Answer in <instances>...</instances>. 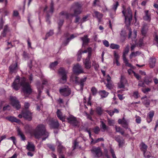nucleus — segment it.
<instances>
[{
	"label": "nucleus",
	"mask_w": 158,
	"mask_h": 158,
	"mask_svg": "<svg viewBox=\"0 0 158 158\" xmlns=\"http://www.w3.org/2000/svg\"><path fill=\"white\" fill-rule=\"evenodd\" d=\"M11 86L13 89L16 90H19L20 87L22 86L23 90L25 94H30L32 91L30 84L24 77L20 78L19 76H17Z\"/></svg>",
	"instance_id": "obj_1"
},
{
	"label": "nucleus",
	"mask_w": 158,
	"mask_h": 158,
	"mask_svg": "<svg viewBox=\"0 0 158 158\" xmlns=\"http://www.w3.org/2000/svg\"><path fill=\"white\" fill-rule=\"evenodd\" d=\"M34 134L35 138L39 139L42 137V140H44L49 135V133L46 131L45 126L42 124L38 125L34 131Z\"/></svg>",
	"instance_id": "obj_2"
},
{
	"label": "nucleus",
	"mask_w": 158,
	"mask_h": 158,
	"mask_svg": "<svg viewBox=\"0 0 158 158\" xmlns=\"http://www.w3.org/2000/svg\"><path fill=\"white\" fill-rule=\"evenodd\" d=\"M81 7V5L78 3H75L72 7V8L75 9L74 11V14H69L66 12L63 11L60 13L62 17L68 19L80 14L82 11Z\"/></svg>",
	"instance_id": "obj_3"
},
{
	"label": "nucleus",
	"mask_w": 158,
	"mask_h": 158,
	"mask_svg": "<svg viewBox=\"0 0 158 158\" xmlns=\"http://www.w3.org/2000/svg\"><path fill=\"white\" fill-rule=\"evenodd\" d=\"M122 13L125 17L126 24L127 25H129L132 18V12L131 9L129 8L124 9L122 11Z\"/></svg>",
	"instance_id": "obj_4"
},
{
	"label": "nucleus",
	"mask_w": 158,
	"mask_h": 158,
	"mask_svg": "<svg viewBox=\"0 0 158 158\" xmlns=\"http://www.w3.org/2000/svg\"><path fill=\"white\" fill-rule=\"evenodd\" d=\"M18 117L20 118L23 117L28 121H31L32 119V113L29 110L23 109L22 111L21 114L18 115Z\"/></svg>",
	"instance_id": "obj_5"
},
{
	"label": "nucleus",
	"mask_w": 158,
	"mask_h": 158,
	"mask_svg": "<svg viewBox=\"0 0 158 158\" xmlns=\"http://www.w3.org/2000/svg\"><path fill=\"white\" fill-rule=\"evenodd\" d=\"M91 50L92 49L91 48H89L88 49V56L85 60H83V63L85 65V69H90L91 66V63L90 61V58L91 56Z\"/></svg>",
	"instance_id": "obj_6"
},
{
	"label": "nucleus",
	"mask_w": 158,
	"mask_h": 158,
	"mask_svg": "<svg viewBox=\"0 0 158 158\" xmlns=\"http://www.w3.org/2000/svg\"><path fill=\"white\" fill-rule=\"evenodd\" d=\"M46 121L52 128H56L59 126V123L57 120L54 121L53 118L50 117L48 118Z\"/></svg>",
	"instance_id": "obj_7"
},
{
	"label": "nucleus",
	"mask_w": 158,
	"mask_h": 158,
	"mask_svg": "<svg viewBox=\"0 0 158 158\" xmlns=\"http://www.w3.org/2000/svg\"><path fill=\"white\" fill-rule=\"evenodd\" d=\"M91 152L94 157H100L102 154L101 149L99 147L93 148L91 150Z\"/></svg>",
	"instance_id": "obj_8"
},
{
	"label": "nucleus",
	"mask_w": 158,
	"mask_h": 158,
	"mask_svg": "<svg viewBox=\"0 0 158 158\" xmlns=\"http://www.w3.org/2000/svg\"><path fill=\"white\" fill-rule=\"evenodd\" d=\"M11 103L12 106L17 110H18L21 107L19 101L17 100L15 97L11 96L10 97Z\"/></svg>",
	"instance_id": "obj_9"
},
{
	"label": "nucleus",
	"mask_w": 158,
	"mask_h": 158,
	"mask_svg": "<svg viewBox=\"0 0 158 158\" xmlns=\"http://www.w3.org/2000/svg\"><path fill=\"white\" fill-rule=\"evenodd\" d=\"M59 73L62 76L60 80V82L64 83L67 80L66 73L64 69L63 68H60L59 71Z\"/></svg>",
	"instance_id": "obj_10"
},
{
	"label": "nucleus",
	"mask_w": 158,
	"mask_h": 158,
	"mask_svg": "<svg viewBox=\"0 0 158 158\" xmlns=\"http://www.w3.org/2000/svg\"><path fill=\"white\" fill-rule=\"evenodd\" d=\"M73 71L74 73L77 75L84 73L83 69L78 64L74 66L73 68Z\"/></svg>",
	"instance_id": "obj_11"
},
{
	"label": "nucleus",
	"mask_w": 158,
	"mask_h": 158,
	"mask_svg": "<svg viewBox=\"0 0 158 158\" xmlns=\"http://www.w3.org/2000/svg\"><path fill=\"white\" fill-rule=\"evenodd\" d=\"M67 120L68 122L74 126H77L78 125L79 122L76 117L72 115H70L67 118Z\"/></svg>",
	"instance_id": "obj_12"
},
{
	"label": "nucleus",
	"mask_w": 158,
	"mask_h": 158,
	"mask_svg": "<svg viewBox=\"0 0 158 158\" xmlns=\"http://www.w3.org/2000/svg\"><path fill=\"white\" fill-rule=\"evenodd\" d=\"M60 92L61 95L66 96H69L70 94L71 91L70 89L68 86H66L64 88L60 89Z\"/></svg>",
	"instance_id": "obj_13"
},
{
	"label": "nucleus",
	"mask_w": 158,
	"mask_h": 158,
	"mask_svg": "<svg viewBox=\"0 0 158 158\" xmlns=\"http://www.w3.org/2000/svg\"><path fill=\"white\" fill-rule=\"evenodd\" d=\"M118 123L121 124L122 126L126 129H128L131 132V130L130 128L128 127V123L127 120L124 118L122 119H119L118 120Z\"/></svg>",
	"instance_id": "obj_14"
},
{
	"label": "nucleus",
	"mask_w": 158,
	"mask_h": 158,
	"mask_svg": "<svg viewBox=\"0 0 158 158\" xmlns=\"http://www.w3.org/2000/svg\"><path fill=\"white\" fill-rule=\"evenodd\" d=\"M106 80L107 82V83L106 85V86L107 88L110 89L112 88L113 85L111 81V77L109 75H108L106 76Z\"/></svg>",
	"instance_id": "obj_15"
},
{
	"label": "nucleus",
	"mask_w": 158,
	"mask_h": 158,
	"mask_svg": "<svg viewBox=\"0 0 158 158\" xmlns=\"http://www.w3.org/2000/svg\"><path fill=\"white\" fill-rule=\"evenodd\" d=\"M129 34L128 35V38L131 39L132 41L134 40L135 42V39L136 37L137 36V32L136 31L134 30L133 33H132L131 30L130 29L129 30Z\"/></svg>",
	"instance_id": "obj_16"
},
{
	"label": "nucleus",
	"mask_w": 158,
	"mask_h": 158,
	"mask_svg": "<svg viewBox=\"0 0 158 158\" xmlns=\"http://www.w3.org/2000/svg\"><path fill=\"white\" fill-rule=\"evenodd\" d=\"M93 15L94 17H95L97 19L99 22L101 21V19L103 16L102 14L95 10L94 11Z\"/></svg>",
	"instance_id": "obj_17"
},
{
	"label": "nucleus",
	"mask_w": 158,
	"mask_h": 158,
	"mask_svg": "<svg viewBox=\"0 0 158 158\" xmlns=\"http://www.w3.org/2000/svg\"><path fill=\"white\" fill-rule=\"evenodd\" d=\"M35 147L34 145L31 142H28L26 145V148L28 151L31 152H34Z\"/></svg>",
	"instance_id": "obj_18"
},
{
	"label": "nucleus",
	"mask_w": 158,
	"mask_h": 158,
	"mask_svg": "<svg viewBox=\"0 0 158 158\" xmlns=\"http://www.w3.org/2000/svg\"><path fill=\"white\" fill-rule=\"evenodd\" d=\"M56 114L57 117L62 122L65 121L66 117L63 115L61 112L59 110H58L56 112Z\"/></svg>",
	"instance_id": "obj_19"
},
{
	"label": "nucleus",
	"mask_w": 158,
	"mask_h": 158,
	"mask_svg": "<svg viewBox=\"0 0 158 158\" xmlns=\"http://www.w3.org/2000/svg\"><path fill=\"white\" fill-rule=\"evenodd\" d=\"M56 145H57V148L59 152L61 153L65 150V148L61 145V143L58 141L56 142Z\"/></svg>",
	"instance_id": "obj_20"
},
{
	"label": "nucleus",
	"mask_w": 158,
	"mask_h": 158,
	"mask_svg": "<svg viewBox=\"0 0 158 158\" xmlns=\"http://www.w3.org/2000/svg\"><path fill=\"white\" fill-rule=\"evenodd\" d=\"M126 82L125 79L122 76L121 77L120 81L118 83V87L119 88H124V83Z\"/></svg>",
	"instance_id": "obj_21"
},
{
	"label": "nucleus",
	"mask_w": 158,
	"mask_h": 158,
	"mask_svg": "<svg viewBox=\"0 0 158 158\" xmlns=\"http://www.w3.org/2000/svg\"><path fill=\"white\" fill-rule=\"evenodd\" d=\"M17 64L16 63L12 64L9 67L10 72L11 73L16 72L17 71Z\"/></svg>",
	"instance_id": "obj_22"
},
{
	"label": "nucleus",
	"mask_w": 158,
	"mask_h": 158,
	"mask_svg": "<svg viewBox=\"0 0 158 158\" xmlns=\"http://www.w3.org/2000/svg\"><path fill=\"white\" fill-rule=\"evenodd\" d=\"M145 13V15L143 17V19L149 22L151 19V17L150 14L149 13L148 10H146L144 11Z\"/></svg>",
	"instance_id": "obj_23"
},
{
	"label": "nucleus",
	"mask_w": 158,
	"mask_h": 158,
	"mask_svg": "<svg viewBox=\"0 0 158 158\" xmlns=\"http://www.w3.org/2000/svg\"><path fill=\"white\" fill-rule=\"evenodd\" d=\"M37 87L39 92V95L37 98L40 99V95L42 92L41 90L43 89V87L40 84V82H37Z\"/></svg>",
	"instance_id": "obj_24"
},
{
	"label": "nucleus",
	"mask_w": 158,
	"mask_h": 158,
	"mask_svg": "<svg viewBox=\"0 0 158 158\" xmlns=\"http://www.w3.org/2000/svg\"><path fill=\"white\" fill-rule=\"evenodd\" d=\"M6 118L11 122H15L18 123H20V120L14 116L7 117Z\"/></svg>",
	"instance_id": "obj_25"
},
{
	"label": "nucleus",
	"mask_w": 158,
	"mask_h": 158,
	"mask_svg": "<svg viewBox=\"0 0 158 158\" xmlns=\"http://www.w3.org/2000/svg\"><path fill=\"white\" fill-rule=\"evenodd\" d=\"M141 100L143 104L145 105L146 107H148L150 104L149 100L147 98V97L142 98Z\"/></svg>",
	"instance_id": "obj_26"
},
{
	"label": "nucleus",
	"mask_w": 158,
	"mask_h": 158,
	"mask_svg": "<svg viewBox=\"0 0 158 158\" xmlns=\"http://www.w3.org/2000/svg\"><path fill=\"white\" fill-rule=\"evenodd\" d=\"M99 94L102 98H106L108 95L109 93L104 90H101L99 92Z\"/></svg>",
	"instance_id": "obj_27"
},
{
	"label": "nucleus",
	"mask_w": 158,
	"mask_h": 158,
	"mask_svg": "<svg viewBox=\"0 0 158 158\" xmlns=\"http://www.w3.org/2000/svg\"><path fill=\"white\" fill-rule=\"evenodd\" d=\"M81 40L83 41L82 45L83 46L85 44H86L89 42V40L88 38L87 35H85L84 37L81 38Z\"/></svg>",
	"instance_id": "obj_28"
},
{
	"label": "nucleus",
	"mask_w": 158,
	"mask_h": 158,
	"mask_svg": "<svg viewBox=\"0 0 158 158\" xmlns=\"http://www.w3.org/2000/svg\"><path fill=\"white\" fill-rule=\"evenodd\" d=\"M95 110L97 113L99 115H102L103 112V109L100 106L97 107L96 108Z\"/></svg>",
	"instance_id": "obj_29"
},
{
	"label": "nucleus",
	"mask_w": 158,
	"mask_h": 158,
	"mask_svg": "<svg viewBox=\"0 0 158 158\" xmlns=\"http://www.w3.org/2000/svg\"><path fill=\"white\" fill-rule=\"evenodd\" d=\"M86 78H87L86 77H85L84 78L81 79L80 80V82L78 85H80L81 90H82L83 89L84 85V82L86 81Z\"/></svg>",
	"instance_id": "obj_30"
},
{
	"label": "nucleus",
	"mask_w": 158,
	"mask_h": 158,
	"mask_svg": "<svg viewBox=\"0 0 158 158\" xmlns=\"http://www.w3.org/2000/svg\"><path fill=\"white\" fill-rule=\"evenodd\" d=\"M149 62L150 67L151 68H153L155 65L156 59L155 58H151Z\"/></svg>",
	"instance_id": "obj_31"
},
{
	"label": "nucleus",
	"mask_w": 158,
	"mask_h": 158,
	"mask_svg": "<svg viewBox=\"0 0 158 158\" xmlns=\"http://www.w3.org/2000/svg\"><path fill=\"white\" fill-rule=\"evenodd\" d=\"M140 146L141 149L143 152L146 151L148 148V146L145 143H141L140 144Z\"/></svg>",
	"instance_id": "obj_32"
},
{
	"label": "nucleus",
	"mask_w": 158,
	"mask_h": 158,
	"mask_svg": "<svg viewBox=\"0 0 158 158\" xmlns=\"http://www.w3.org/2000/svg\"><path fill=\"white\" fill-rule=\"evenodd\" d=\"M147 27L146 25H144L142 27L141 30L142 33L143 35H145L147 33Z\"/></svg>",
	"instance_id": "obj_33"
},
{
	"label": "nucleus",
	"mask_w": 158,
	"mask_h": 158,
	"mask_svg": "<svg viewBox=\"0 0 158 158\" xmlns=\"http://www.w3.org/2000/svg\"><path fill=\"white\" fill-rule=\"evenodd\" d=\"M78 78L77 77L75 76L73 74H72L70 77L71 80L76 83H78Z\"/></svg>",
	"instance_id": "obj_34"
},
{
	"label": "nucleus",
	"mask_w": 158,
	"mask_h": 158,
	"mask_svg": "<svg viewBox=\"0 0 158 158\" xmlns=\"http://www.w3.org/2000/svg\"><path fill=\"white\" fill-rule=\"evenodd\" d=\"M118 5V2H116L113 5L111 8L112 10H114L115 12Z\"/></svg>",
	"instance_id": "obj_35"
},
{
	"label": "nucleus",
	"mask_w": 158,
	"mask_h": 158,
	"mask_svg": "<svg viewBox=\"0 0 158 158\" xmlns=\"http://www.w3.org/2000/svg\"><path fill=\"white\" fill-rule=\"evenodd\" d=\"M120 47L118 45L112 43L110 44V48L112 49H118Z\"/></svg>",
	"instance_id": "obj_36"
},
{
	"label": "nucleus",
	"mask_w": 158,
	"mask_h": 158,
	"mask_svg": "<svg viewBox=\"0 0 158 158\" xmlns=\"http://www.w3.org/2000/svg\"><path fill=\"white\" fill-rule=\"evenodd\" d=\"M129 50V47L128 45H127L125 48L123 52V56H126V55L128 53Z\"/></svg>",
	"instance_id": "obj_37"
},
{
	"label": "nucleus",
	"mask_w": 158,
	"mask_h": 158,
	"mask_svg": "<svg viewBox=\"0 0 158 158\" xmlns=\"http://www.w3.org/2000/svg\"><path fill=\"white\" fill-rule=\"evenodd\" d=\"M123 59L124 62L125 63L126 66L129 67H132V65L128 62V60L126 59V56H123Z\"/></svg>",
	"instance_id": "obj_38"
},
{
	"label": "nucleus",
	"mask_w": 158,
	"mask_h": 158,
	"mask_svg": "<svg viewBox=\"0 0 158 158\" xmlns=\"http://www.w3.org/2000/svg\"><path fill=\"white\" fill-rule=\"evenodd\" d=\"M8 31V27L7 25H6L3 30V31L1 34V36L5 37L6 35V32Z\"/></svg>",
	"instance_id": "obj_39"
},
{
	"label": "nucleus",
	"mask_w": 158,
	"mask_h": 158,
	"mask_svg": "<svg viewBox=\"0 0 158 158\" xmlns=\"http://www.w3.org/2000/svg\"><path fill=\"white\" fill-rule=\"evenodd\" d=\"M139 54L140 53L138 51H137L135 52H132L130 55V59H131L133 57H135L138 55H139Z\"/></svg>",
	"instance_id": "obj_40"
},
{
	"label": "nucleus",
	"mask_w": 158,
	"mask_h": 158,
	"mask_svg": "<svg viewBox=\"0 0 158 158\" xmlns=\"http://www.w3.org/2000/svg\"><path fill=\"white\" fill-rule=\"evenodd\" d=\"M17 131L18 132V135L20 136L21 138L22 139V140H24L25 139V137L24 135L22 133V132L21 131L18 129L17 130Z\"/></svg>",
	"instance_id": "obj_41"
},
{
	"label": "nucleus",
	"mask_w": 158,
	"mask_h": 158,
	"mask_svg": "<svg viewBox=\"0 0 158 158\" xmlns=\"http://www.w3.org/2000/svg\"><path fill=\"white\" fill-rule=\"evenodd\" d=\"M143 155L145 157L149 158L151 156V154L150 152L146 151L143 152Z\"/></svg>",
	"instance_id": "obj_42"
},
{
	"label": "nucleus",
	"mask_w": 158,
	"mask_h": 158,
	"mask_svg": "<svg viewBox=\"0 0 158 158\" xmlns=\"http://www.w3.org/2000/svg\"><path fill=\"white\" fill-rule=\"evenodd\" d=\"M92 65L94 67V68L96 70L99 67L98 64L95 61H93Z\"/></svg>",
	"instance_id": "obj_43"
},
{
	"label": "nucleus",
	"mask_w": 158,
	"mask_h": 158,
	"mask_svg": "<svg viewBox=\"0 0 158 158\" xmlns=\"http://www.w3.org/2000/svg\"><path fill=\"white\" fill-rule=\"evenodd\" d=\"M101 128L102 129L103 131H104L106 129V126L103 121H101Z\"/></svg>",
	"instance_id": "obj_44"
},
{
	"label": "nucleus",
	"mask_w": 158,
	"mask_h": 158,
	"mask_svg": "<svg viewBox=\"0 0 158 158\" xmlns=\"http://www.w3.org/2000/svg\"><path fill=\"white\" fill-rule=\"evenodd\" d=\"M154 111L153 110L150 111L148 114V117L150 118H152L154 115Z\"/></svg>",
	"instance_id": "obj_45"
},
{
	"label": "nucleus",
	"mask_w": 158,
	"mask_h": 158,
	"mask_svg": "<svg viewBox=\"0 0 158 158\" xmlns=\"http://www.w3.org/2000/svg\"><path fill=\"white\" fill-rule=\"evenodd\" d=\"M53 34V32L52 31H50L48 33H47L46 34V37L45 38V40H46L47 39V37H48L52 35Z\"/></svg>",
	"instance_id": "obj_46"
},
{
	"label": "nucleus",
	"mask_w": 158,
	"mask_h": 158,
	"mask_svg": "<svg viewBox=\"0 0 158 158\" xmlns=\"http://www.w3.org/2000/svg\"><path fill=\"white\" fill-rule=\"evenodd\" d=\"M114 56L115 60H119V56L118 54L116 52V51H114Z\"/></svg>",
	"instance_id": "obj_47"
},
{
	"label": "nucleus",
	"mask_w": 158,
	"mask_h": 158,
	"mask_svg": "<svg viewBox=\"0 0 158 158\" xmlns=\"http://www.w3.org/2000/svg\"><path fill=\"white\" fill-rule=\"evenodd\" d=\"M91 91L93 95H95L97 93V90L94 87H93L91 89Z\"/></svg>",
	"instance_id": "obj_48"
},
{
	"label": "nucleus",
	"mask_w": 158,
	"mask_h": 158,
	"mask_svg": "<svg viewBox=\"0 0 158 158\" xmlns=\"http://www.w3.org/2000/svg\"><path fill=\"white\" fill-rule=\"evenodd\" d=\"M135 121L136 123H140L141 121V118L140 117L137 116V115L135 116Z\"/></svg>",
	"instance_id": "obj_49"
},
{
	"label": "nucleus",
	"mask_w": 158,
	"mask_h": 158,
	"mask_svg": "<svg viewBox=\"0 0 158 158\" xmlns=\"http://www.w3.org/2000/svg\"><path fill=\"white\" fill-rule=\"evenodd\" d=\"M58 64V62L57 61H55L54 62L52 63L50 65V67L51 68H53Z\"/></svg>",
	"instance_id": "obj_50"
},
{
	"label": "nucleus",
	"mask_w": 158,
	"mask_h": 158,
	"mask_svg": "<svg viewBox=\"0 0 158 158\" xmlns=\"http://www.w3.org/2000/svg\"><path fill=\"white\" fill-rule=\"evenodd\" d=\"M133 96L135 98H137L139 97V95L138 91H135L134 92Z\"/></svg>",
	"instance_id": "obj_51"
},
{
	"label": "nucleus",
	"mask_w": 158,
	"mask_h": 158,
	"mask_svg": "<svg viewBox=\"0 0 158 158\" xmlns=\"http://www.w3.org/2000/svg\"><path fill=\"white\" fill-rule=\"evenodd\" d=\"M74 37H75V36H74V35H72L71 36V37L70 38H67L66 40V42H67L66 43H64L65 45H66L69 42V41L71 39H73Z\"/></svg>",
	"instance_id": "obj_52"
},
{
	"label": "nucleus",
	"mask_w": 158,
	"mask_h": 158,
	"mask_svg": "<svg viewBox=\"0 0 158 158\" xmlns=\"http://www.w3.org/2000/svg\"><path fill=\"white\" fill-rule=\"evenodd\" d=\"M108 124L110 126L113 125L114 123V120L108 119Z\"/></svg>",
	"instance_id": "obj_53"
},
{
	"label": "nucleus",
	"mask_w": 158,
	"mask_h": 158,
	"mask_svg": "<svg viewBox=\"0 0 158 158\" xmlns=\"http://www.w3.org/2000/svg\"><path fill=\"white\" fill-rule=\"evenodd\" d=\"M103 43L104 45L106 47H108L109 46V42L106 40H104L103 41Z\"/></svg>",
	"instance_id": "obj_54"
},
{
	"label": "nucleus",
	"mask_w": 158,
	"mask_h": 158,
	"mask_svg": "<svg viewBox=\"0 0 158 158\" xmlns=\"http://www.w3.org/2000/svg\"><path fill=\"white\" fill-rule=\"evenodd\" d=\"M115 129L116 132H120V131H121L122 130V128L120 127H118L117 126H115Z\"/></svg>",
	"instance_id": "obj_55"
},
{
	"label": "nucleus",
	"mask_w": 158,
	"mask_h": 158,
	"mask_svg": "<svg viewBox=\"0 0 158 158\" xmlns=\"http://www.w3.org/2000/svg\"><path fill=\"white\" fill-rule=\"evenodd\" d=\"M116 141L118 143L119 146L120 147L121 146L123 143V141L121 140L120 139L117 138L116 139Z\"/></svg>",
	"instance_id": "obj_56"
},
{
	"label": "nucleus",
	"mask_w": 158,
	"mask_h": 158,
	"mask_svg": "<svg viewBox=\"0 0 158 158\" xmlns=\"http://www.w3.org/2000/svg\"><path fill=\"white\" fill-rule=\"evenodd\" d=\"M53 11V4L52 2L50 11L48 13V14L51 13L52 14Z\"/></svg>",
	"instance_id": "obj_57"
},
{
	"label": "nucleus",
	"mask_w": 158,
	"mask_h": 158,
	"mask_svg": "<svg viewBox=\"0 0 158 158\" xmlns=\"http://www.w3.org/2000/svg\"><path fill=\"white\" fill-rule=\"evenodd\" d=\"M144 85V84L142 81H139V82L138 86L139 87H143Z\"/></svg>",
	"instance_id": "obj_58"
},
{
	"label": "nucleus",
	"mask_w": 158,
	"mask_h": 158,
	"mask_svg": "<svg viewBox=\"0 0 158 158\" xmlns=\"http://www.w3.org/2000/svg\"><path fill=\"white\" fill-rule=\"evenodd\" d=\"M94 130V132L95 134H98L100 131V129L98 127H96Z\"/></svg>",
	"instance_id": "obj_59"
},
{
	"label": "nucleus",
	"mask_w": 158,
	"mask_h": 158,
	"mask_svg": "<svg viewBox=\"0 0 158 158\" xmlns=\"http://www.w3.org/2000/svg\"><path fill=\"white\" fill-rule=\"evenodd\" d=\"M106 111L111 116L114 114L113 110H106Z\"/></svg>",
	"instance_id": "obj_60"
},
{
	"label": "nucleus",
	"mask_w": 158,
	"mask_h": 158,
	"mask_svg": "<svg viewBox=\"0 0 158 158\" xmlns=\"http://www.w3.org/2000/svg\"><path fill=\"white\" fill-rule=\"evenodd\" d=\"M88 16H86L82 18V19L80 21V22L81 23H82L86 20V19H87Z\"/></svg>",
	"instance_id": "obj_61"
},
{
	"label": "nucleus",
	"mask_w": 158,
	"mask_h": 158,
	"mask_svg": "<svg viewBox=\"0 0 158 158\" xmlns=\"http://www.w3.org/2000/svg\"><path fill=\"white\" fill-rule=\"evenodd\" d=\"M8 139H11L13 141V143L15 144L16 141L15 138V137L12 136Z\"/></svg>",
	"instance_id": "obj_62"
},
{
	"label": "nucleus",
	"mask_w": 158,
	"mask_h": 158,
	"mask_svg": "<svg viewBox=\"0 0 158 158\" xmlns=\"http://www.w3.org/2000/svg\"><path fill=\"white\" fill-rule=\"evenodd\" d=\"M120 34L121 35L123 36L124 37H125L126 36V31L124 30L122 31Z\"/></svg>",
	"instance_id": "obj_63"
},
{
	"label": "nucleus",
	"mask_w": 158,
	"mask_h": 158,
	"mask_svg": "<svg viewBox=\"0 0 158 158\" xmlns=\"http://www.w3.org/2000/svg\"><path fill=\"white\" fill-rule=\"evenodd\" d=\"M142 91L144 93H146L147 92L150 91V89L148 88H147L145 89H142Z\"/></svg>",
	"instance_id": "obj_64"
}]
</instances>
